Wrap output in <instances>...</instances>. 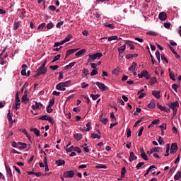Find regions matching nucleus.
Returning a JSON list of instances; mask_svg holds the SVG:
<instances>
[{
    "label": "nucleus",
    "mask_w": 181,
    "mask_h": 181,
    "mask_svg": "<svg viewBox=\"0 0 181 181\" xmlns=\"http://www.w3.org/2000/svg\"><path fill=\"white\" fill-rule=\"evenodd\" d=\"M172 88L173 90H174V91H175V93H177V88H179V86H177V84H173Z\"/></svg>",
    "instance_id": "46"
},
{
    "label": "nucleus",
    "mask_w": 181,
    "mask_h": 181,
    "mask_svg": "<svg viewBox=\"0 0 181 181\" xmlns=\"http://www.w3.org/2000/svg\"><path fill=\"white\" fill-rule=\"evenodd\" d=\"M158 142L160 145H165V141H163V139L160 136H158Z\"/></svg>",
    "instance_id": "34"
},
{
    "label": "nucleus",
    "mask_w": 181,
    "mask_h": 181,
    "mask_svg": "<svg viewBox=\"0 0 181 181\" xmlns=\"http://www.w3.org/2000/svg\"><path fill=\"white\" fill-rule=\"evenodd\" d=\"M156 83H158L156 77H153L150 79V84H151V86H153V84H156Z\"/></svg>",
    "instance_id": "30"
},
{
    "label": "nucleus",
    "mask_w": 181,
    "mask_h": 181,
    "mask_svg": "<svg viewBox=\"0 0 181 181\" xmlns=\"http://www.w3.org/2000/svg\"><path fill=\"white\" fill-rule=\"evenodd\" d=\"M152 152H162V148H160V147H154L153 148H151Z\"/></svg>",
    "instance_id": "33"
},
{
    "label": "nucleus",
    "mask_w": 181,
    "mask_h": 181,
    "mask_svg": "<svg viewBox=\"0 0 181 181\" xmlns=\"http://www.w3.org/2000/svg\"><path fill=\"white\" fill-rule=\"evenodd\" d=\"M137 159L138 157L134 154V152L131 151L129 158V162H134V160H136Z\"/></svg>",
    "instance_id": "12"
},
{
    "label": "nucleus",
    "mask_w": 181,
    "mask_h": 181,
    "mask_svg": "<svg viewBox=\"0 0 181 181\" xmlns=\"http://www.w3.org/2000/svg\"><path fill=\"white\" fill-rule=\"evenodd\" d=\"M144 165H145V163H144V162L139 163L136 165V168L137 170H139V169H141V168H142V166H144Z\"/></svg>",
    "instance_id": "42"
},
{
    "label": "nucleus",
    "mask_w": 181,
    "mask_h": 181,
    "mask_svg": "<svg viewBox=\"0 0 181 181\" xmlns=\"http://www.w3.org/2000/svg\"><path fill=\"white\" fill-rule=\"evenodd\" d=\"M22 103H25V101H28V95L25 94L22 98H21Z\"/></svg>",
    "instance_id": "53"
},
{
    "label": "nucleus",
    "mask_w": 181,
    "mask_h": 181,
    "mask_svg": "<svg viewBox=\"0 0 181 181\" xmlns=\"http://www.w3.org/2000/svg\"><path fill=\"white\" fill-rule=\"evenodd\" d=\"M64 24V21H60L59 22L57 25H56V28H57L58 29H60V28H62V26H63V25Z\"/></svg>",
    "instance_id": "45"
},
{
    "label": "nucleus",
    "mask_w": 181,
    "mask_h": 181,
    "mask_svg": "<svg viewBox=\"0 0 181 181\" xmlns=\"http://www.w3.org/2000/svg\"><path fill=\"white\" fill-rule=\"evenodd\" d=\"M87 128L86 129V132H88L91 129V122H88L86 124Z\"/></svg>",
    "instance_id": "47"
},
{
    "label": "nucleus",
    "mask_w": 181,
    "mask_h": 181,
    "mask_svg": "<svg viewBox=\"0 0 181 181\" xmlns=\"http://www.w3.org/2000/svg\"><path fill=\"white\" fill-rule=\"evenodd\" d=\"M43 162L45 166V172H49V165H47V158L45 157L43 159Z\"/></svg>",
    "instance_id": "25"
},
{
    "label": "nucleus",
    "mask_w": 181,
    "mask_h": 181,
    "mask_svg": "<svg viewBox=\"0 0 181 181\" xmlns=\"http://www.w3.org/2000/svg\"><path fill=\"white\" fill-rule=\"evenodd\" d=\"M91 138H93V139H95V138H97L98 139H100L101 136L95 133H93L91 134Z\"/></svg>",
    "instance_id": "40"
},
{
    "label": "nucleus",
    "mask_w": 181,
    "mask_h": 181,
    "mask_svg": "<svg viewBox=\"0 0 181 181\" xmlns=\"http://www.w3.org/2000/svg\"><path fill=\"white\" fill-rule=\"evenodd\" d=\"M53 26H54L53 23H49L47 25V28H48V29H52V28H53Z\"/></svg>",
    "instance_id": "62"
},
{
    "label": "nucleus",
    "mask_w": 181,
    "mask_h": 181,
    "mask_svg": "<svg viewBox=\"0 0 181 181\" xmlns=\"http://www.w3.org/2000/svg\"><path fill=\"white\" fill-rule=\"evenodd\" d=\"M30 131L33 132L37 136H40V130L37 129V128H30Z\"/></svg>",
    "instance_id": "16"
},
{
    "label": "nucleus",
    "mask_w": 181,
    "mask_h": 181,
    "mask_svg": "<svg viewBox=\"0 0 181 181\" xmlns=\"http://www.w3.org/2000/svg\"><path fill=\"white\" fill-rule=\"evenodd\" d=\"M8 118V121H11V124H13V122H15V120H12V116L11 115V110H8V113L7 115Z\"/></svg>",
    "instance_id": "41"
},
{
    "label": "nucleus",
    "mask_w": 181,
    "mask_h": 181,
    "mask_svg": "<svg viewBox=\"0 0 181 181\" xmlns=\"http://www.w3.org/2000/svg\"><path fill=\"white\" fill-rule=\"evenodd\" d=\"M170 149V144L166 145V154H165V156H169V151Z\"/></svg>",
    "instance_id": "38"
},
{
    "label": "nucleus",
    "mask_w": 181,
    "mask_h": 181,
    "mask_svg": "<svg viewBox=\"0 0 181 181\" xmlns=\"http://www.w3.org/2000/svg\"><path fill=\"white\" fill-rule=\"evenodd\" d=\"M148 74L149 73L146 70H143L141 71V77H146Z\"/></svg>",
    "instance_id": "39"
},
{
    "label": "nucleus",
    "mask_w": 181,
    "mask_h": 181,
    "mask_svg": "<svg viewBox=\"0 0 181 181\" xmlns=\"http://www.w3.org/2000/svg\"><path fill=\"white\" fill-rule=\"evenodd\" d=\"M84 53H86V49H82L76 53V56L77 57H81Z\"/></svg>",
    "instance_id": "19"
},
{
    "label": "nucleus",
    "mask_w": 181,
    "mask_h": 181,
    "mask_svg": "<svg viewBox=\"0 0 181 181\" xmlns=\"http://www.w3.org/2000/svg\"><path fill=\"white\" fill-rule=\"evenodd\" d=\"M148 108H155V101L152 100L148 105Z\"/></svg>",
    "instance_id": "43"
},
{
    "label": "nucleus",
    "mask_w": 181,
    "mask_h": 181,
    "mask_svg": "<svg viewBox=\"0 0 181 181\" xmlns=\"http://www.w3.org/2000/svg\"><path fill=\"white\" fill-rule=\"evenodd\" d=\"M60 59V54H57L54 57V59L52 61V63H54L55 62H57Z\"/></svg>",
    "instance_id": "51"
},
{
    "label": "nucleus",
    "mask_w": 181,
    "mask_h": 181,
    "mask_svg": "<svg viewBox=\"0 0 181 181\" xmlns=\"http://www.w3.org/2000/svg\"><path fill=\"white\" fill-rule=\"evenodd\" d=\"M181 177V171H178L176 175L174 176L175 180H179Z\"/></svg>",
    "instance_id": "29"
},
{
    "label": "nucleus",
    "mask_w": 181,
    "mask_h": 181,
    "mask_svg": "<svg viewBox=\"0 0 181 181\" xmlns=\"http://www.w3.org/2000/svg\"><path fill=\"white\" fill-rule=\"evenodd\" d=\"M45 26H46V23H41V24L37 27V30H40L43 29Z\"/></svg>",
    "instance_id": "48"
},
{
    "label": "nucleus",
    "mask_w": 181,
    "mask_h": 181,
    "mask_svg": "<svg viewBox=\"0 0 181 181\" xmlns=\"http://www.w3.org/2000/svg\"><path fill=\"white\" fill-rule=\"evenodd\" d=\"M54 105V99L50 100L48 107H53Z\"/></svg>",
    "instance_id": "58"
},
{
    "label": "nucleus",
    "mask_w": 181,
    "mask_h": 181,
    "mask_svg": "<svg viewBox=\"0 0 181 181\" xmlns=\"http://www.w3.org/2000/svg\"><path fill=\"white\" fill-rule=\"evenodd\" d=\"M90 97L93 98V100H95L98 97H100V95H94V94H90Z\"/></svg>",
    "instance_id": "55"
},
{
    "label": "nucleus",
    "mask_w": 181,
    "mask_h": 181,
    "mask_svg": "<svg viewBox=\"0 0 181 181\" xmlns=\"http://www.w3.org/2000/svg\"><path fill=\"white\" fill-rule=\"evenodd\" d=\"M125 46H120L119 48H118V52H120V53H124V50H125Z\"/></svg>",
    "instance_id": "44"
},
{
    "label": "nucleus",
    "mask_w": 181,
    "mask_h": 181,
    "mask_svg": "<svg viewBox=\"0 0 181 181\" xmlns=\"http://www.w3.org/2000/svg\"><path fill=\"white\" fill-rule=\"evenodd\" d=\"M95 85L98 87L100 91H107L108 90V87H107V86L103 83L98 81L95 83Z\"/></svg>",
    "instance_id": "5"
},
{
    "label": "nucleus",
    "mask_w": 181,
    "mask_h": 181,
    "mask_svg": "<svg viewBox=\"0 0 181 181\" xmlns=\"http://www.w3.org/2000/svg\"><path fill=\"white\" fill-rule=\"evenodd\" d=\"M20 132H23V134L26 136V137L28 138V139H29V141H30V139H31L32 137L30 136V135L29 134V133H28V131H26V129H20Z\"/></svg>",
    "instance_id": "17"
},
{
    "label": "nucleus",
    "mask_w": 181,
    "mask_h": 181,
    "mask_svg": "<svg viewBox=\"0 0 181 181\" xmlns=\"http://www.w3.org/2000/svg\"><path fill=\"white\" fill-rule=\"evenodd\" d=\"M75 65H76V62L69 63V65H66L65 66V70H70V69H71L72 67H74Z\"/></svg>",
    "instance_id": "24"
},
{
    "label": "nucleus",
    "mask_w": 181,
    "mask_h": 181,
    "mask_svg": "<svg viewBox=\"0 0 181 181\" xmlns=\"http://www.w3.org/2000/svg\"><path fill=\"white\" fill-rule=\"evenodd\" d=\"M136 69V63L132 62V66L129 67V71H134Z\"/></svg>",
    "instance_id": "28"
},
{
    "label": "nucleus",
    "mask_w": 181,
    "mask_h": 181,
    "mask_svg": "<svg viewBox=\"0 0 181 181\" xmlns=\"http://www.w3.org/2000/svg\"><path fill=\"white\" fill-rule=\"evenodd\" d=\"M22 71H21V74L22 76H26V69H28V65L27 64H23L22 65Z\"/></svg>",
    "instance_id": "20"
},
{
    "label": "nucleus",
    "mask_w": 181,
    "mask_h": 181,
    "mask_svg": "<svg viewBox=\"0 0 181 181\" xmlns=\"http://www.w3.org/2000/svg\"><path fill=\"white\" fill-rule=\"evenodd\" d=\"M161 60L163 61V63H169V61H168V59L163 54H161Z\"/></svg>",
    "instance_id": "37"
},
{
    "label": "nucleus",
    "mask_w": 181,
    "mask_h": 181,
    "mask_svg": "<svg viewBox=\"0 0 181 181\" xmlns=\"http://www.w3.org/2000/svg\"><path fill=\"white\" fill-rule=\"evenodd\" d=\"M169 107H170V108H171V110L176 112V111H177V108L179 107V102H177V101L173 102L169 105Z\"/></svg>",
    "instance_id": "6"
},
{
    "label": "nucleus",
    "mask_w": 181,
    "mask_h": 181,
    "mask_svg": "<svg viewBox=\"0 0 181 181\" xmlns=\"http://www.w3.org/2000/svg\"><path fill=\"white\" fill-rule=\"evenodd\" d=\"M112 40H121V38H118V36L113 35L108 38L109 42H112Z\"/></svg>",
    "instance_id": "26"
},
{
    "label": "nucleus",
    "mask_w": 181,
    "mask_h": 181,
    "mask_svg": "<svg viewBox=\"0 0 181 181\" xmlns=\"http://www.w3.org/2000/svg\"><path fill=\"white\" fill-rule=\"evenodd\" d=\"M5 168L8 177H12V170H11L9 165L8 164H5Z\"/></svg>",
    "instance_id": "13"
},
{
    "label": "nucleus",
    "mask_w": 181,
    "mask_h": 181,
    "mask_svg": "<svg viewBox=\"0 0 181 181\" xmlns=\"http://www.w3.org/2000/svg\"><path fill=\"white\" fill-rule=\"evenodd\" d=\"M78 50V49H69L68 51H66V57H67L68 56H70V54H73V53H75V52Z\"/></svg>",
    "instance_id": "21"
},
{
    "label": "nucleus",
    "mask_w": 181,
    "mask_h": 181,
    "mask_svg": "<svg viewBox=\"0 0 181 181\" xmlns=\"http://www.w3.org/2000/svg\"><path fill=\"white\" fill-rule=\"evenodd\" d=\"M70 83V81L59 83L56 86V88L57 90H59L60 91H66V87H67V86H69Z\"/></svg>",
    "instance_id": "3"
},
{
    "label": "nucleus",
    "mask_w": 181,
    "mask_h": 181,
    "mask_svg": "<svg viewBox=\"0 0 181 181\" xmlns=\"http://www.w3.org/2000/svg\"><path fill=\"white\" fill-rule=\"evenodd\" d=\"M52 111H53V109H52L51 106L47 107V112H48V114H50Z\"/></svg>",
    "instance_id": "61"
},
{
    "label": "nucleus",
    "mask_w": 181,
    "mask_h": 181,
    "mask_svg": "<svg viewBox=\"0 0 181 181\" xmlns=\"http://www.w3.org/2000/svg\"><path fill=\"white\" fill-rule=\"evenodd\" d=\"M125 173H127V169L125 168V167H123L122 169V172H121V177L122 178L125 177Z\"/></svg>",
    "instance_id": "32"
},
{
    "label": "nucleus",
    "mask_w": 181,
    "mask_h": 181,
    "mask_svg": "<svg viewBox=\"0 0 181 181\" xmlns=\"http://www.w3.org/2000/svg\"><path fill=\"white\" fill-rule=\"evenodd\" d=\"M159 128H161V129L166 130V124L165 123H163L161 125L159 126Z\"/></svg>",
    "instance_id": "63"
},
{
    "label": "nucleus",
    "mask_w": 181,
    "mask_h": 181,
    "mask_svg": "<svg viewBox=\"0 0 181 181\" xmlns=\"http://www.w3.org/2000/svg\"><path fill=\"white\" fill-rule=\"evenodd\" d=\"M104 26L105 28H110V29H114V28H115L114 23L110 24L108 23H104Z\"/></svg>",
    "instance_id": "27"
},
{
    "label": "nucleus",
    "mask_w": 181,
    "mask_h": 181,
    "mask_svg": "<svg viewBox=\"0 0 181 181\" xmlns=\"http://www.w3.org/2000/svg\"><path fill=\"white\" fill-rule=\"evenodd\" d=\"M88 57H89L88 62H94V60H100V59L103 57V53L96 52L93 54H90Z\"/></svg>",
    "instance_id": "2"
},
{
    "label": "nucleus",
    "mask_w": 181,
    "mask_h": 181,
    "mask_svg": "<svg viewBox=\"0 0 181 181\" xmlns=\"http://www.w3.org/2000/svg\"><path fill=\"white\" fill-rule=\"evenodd\" d=\"M100 121L103 124H104V125H107V123L108 122V119L104 118V119H102Z\"/></svg>",
    "instance_id": "60"
},
{
    "label": "nucleus",
    "mask_w": 181,
    "mask_h": 181,
    "mask_svg": "<svg viewBox=\"0 0 181 181\" xmlns=\"http://www.w3.org/2000/svg\"><path fill=\"white\" fill-rule=\"evenodd\" d=\"M96 74H98V71L95 69L92 70L90 73V76H96Z\"/></svg>",
    "instance_id": "56"
},
{
    "label": "nucleus",
    "mask_w": 181,
    "mask_h": 181,
    "mask_svg": "<svg viewBox=\"0 0 181 181\" xmlns=\"http://www.w3.org/2000/svg\"><path fill=\"white\" fill-rule=\"evenodd\" d=\"M157 107L161 111H164L165 112H170V109H169V108H168V107H166L165 106H162L161 105L158 104Z\"/></svg>",
    "instance_id": "14"
},
{
    "label": "nucleus",
    "mask_w": 181,
    "mask_h": 181,
    "mask_svg": "<svg viewBox=\"0 0 181 181\" xmlns=\"http://www.w3.org/2000/svg\"><path fill=\"white\" fill-rule=\"evenodd\" d=\"M18 28H19V22L15 21L13 23V30H18Z\"/></svg>",
    "instance_id": "31"
},
{
    "label": "nucleus",
    "mask_w": 181,
    "mask_h": 181,
    "mask_svg": "<svg viewBox=\"0 0 181 181\" xmlns=\"http://www.w3.org/2000/svg\"><path fill=\"white\" fill-rule=\"evenodd\" d=\"M15 108L16 110H18L21 105V99H19V95H16V104H15Z\"/></svg>",
    "instance_id": "15"
},
{
    "label": "nucleus",
    "mask_w": 181,
    "mask_h": 181,
    "mask_svg": "<svg viewBox=\"0 0 181 181\" xmlns=\"http://www.w3.org/2000/svg\"><path fill=\"white\" fill-rule=\"evenodd\" d=\"M74 139H76V141H80V139H83V134L78 133L74 135Z\"/></svg>",
    "instance_id": "22"
},
{
    "label": "nucleus",
    "mask_w": 181,
    "mask_h": 181,
    "mask_svg": "<svg viewBox=\"0 0 181 181\" xmlns=\"http://www.w3.org/2000/svg\"><path fill=\"white\" fill-rule=\"evenodd\" d=\"M72 37L71 35H69L65 39L61 42H57L54 43V46H62L64 43H67V42H70V39Z\"/></svg>",
    "instance_id": "4"
},
{
    "label": "nucleus",
    "mask_w": 181,
    "mask_h": 181,
    "mask_svg": "<svg viewBox=\"0 0 181 181\" xmlns=\"http://www.w3.org/2000/svg\"><path fill=\"white\" fill-rule=\"evenodd\" d=\"M96 169H107V165L100 164V165H96Z\"/></svg>",
    "instance_id": "36"
},
{
    "label": "nucleus",
    "mask_w": 181,
    "mask_h": 181,
    "mask_svg": "<svg viewBox=\"0 0 181 181\" xmlns=\"http://www.w3.org/2000/svg\"><path fill=\"white\" fill-rule=\"evenodd\" d=\"M141 157L142 158V159H144V160H148V156H146V153H143L141 154Z\"/></svg>",
    "instance_id": "50"
},
{
    "label": "nucleus",
    "mask_w": 181,
    "mask_h": 181,
    "mask_svg": "<svg viewBox=\"0 0 181 181\" xmlns=\"http://www.w3.org/2000/svg\"><path fill=\"white\" fill-rule=\"evenodd\" d=\"M163 26L166 29H169V28H170V23H163Z\"/></svg>",
    "instance_id": "57"
},
{
    "label": "nucleus",
    "mask_w": 181,
    "mask_h": 181,
    "mask_svg": "<svg viewBox=\"0 0 181 181\" xmlns=\"http://www.w3.org/2000/svg\"><path fill=\"white\" fill-rule=\"evenodd\" d=\"M177 151V144L173 143L171 144V148H170V153H176Z\"/></svg>",
    "instance_id": "10"
},
{
    "label": "nucleus",
    "mask_w": 181,
    "mask_h": 181,
    "mask_svg": "<svg viewBox=\"0 0 181 181\" xmlns=\"http://www.w3.org/2000/svg\"><path fill=\"white\" fill-rule=\"evenodd\" d=\"M119 73V69L117 67L115 69L112 71V74H114L115 76H118V74Z\"/></svg>",
    "instance_id": "35"
},
{
    "label": "nucleus",
    "mask_w": 181,
    "mask_h": 181,
    "mask_svg": "<svg viewBox=\"0 0 181 181\" xmlns=\"http://www.w3.org/2000/svg\"><path fill=\"white\" fill-rule=\"evenodd\" d=\"M158 18L160 21H166V19H168V14H166L165 12H161L158 15Z\"/></svg>",
    "instance_id": "11"
},
{
    "label": "nucleus",
    "mask_w": 181,
    "mask_h": 181,
    "mask_svg": "<svg viewBox=\"0 0 181 181\" xmlns=\"http://www.w3.org/2000/svg\"><path fill=\"white\" fill-rule=\"evenodd\" d=\"M37 74L34 75V77L37 78L40 76L46 74L47 73V68L46 67V61L37 69Z\"/></svg>",
    "instance_id": "1"
},
{
    "label": "nucleus",
    "mask_w": 181,
    "mask_h": 181,
    "mask_svg": "<svg viewBox=\"0 0 181 181\" xmlns=\"http://www.w3.org/2000/svg\"><path fill=\"white\" fill-rule=\"evenodd\" d=\"M147 35H151V36H156V35H158V33H156V32L149 31L147 33Z\"/></svg>",
    "instance_id": "59"
},
{
    "label": "nucleus",
    "mask_w": 181,
    "mask_h": 181,
    "mask_svg": "<svg viewBox=\"0 0 181 181\" xmlns=\"http://www.w3.org/2000/svg\"><path fill=\"white\" fill-rule=\"evenodd\" d=\"M119 46H134V42L122 40L120 42Z\"/></svg>",
    "instance_id": "9"
},
{
    "label": "nucleus",
    "mask_w": 181,
    "mask_h": 181,
    "mask_svg": "<svg viewBox=\"0 0 181 181\" xmlns=\"http://www.w3.org/2000/svg\"><path fill=\"white\" fill-rule=\"evenodd\" d=\"M64 177H70V178L74 177V171L73 170L65 171L64 173Z\"/></svg>",
    "instance_id": "8"
},
{
    "label": "nucleus",
    "mask_w": 181,
    "mask_h": 181,
    "mask_svg": "<svg viewBox=\"0 0 181 181\" xmlns=\"http://www.w3.org/2000/svg\"><path fill=\"white\" fill-rule=\"evenodd\" d=\"M170 78L173 80V81H176V78H175V74L170 72Z\"/></svg>",
    "instance_id": "49"
},
{
    "label": "nucleus",
    "mask_w": 181,
    "mask_h": 181,
    "mask_svg": "<svg viewBox=\"0 0 181 181\" xmlns=\"http://www.w3.org/2000/svg\"><path fill=\"white\" fill-rule=\"evenodd\" d=\"M74 151L78 153H81V149L79 147H74Z\"/></svg>",
    "instance_id": "54"
},
{
    "label": "nucleus",
    "mask_w": 181,
    "mask_h": 181,
    "mask_svg": "<svg viewBox=\"0 0 181 181\" xmlns=\"http://www.w3.org/2000/svg\"><path fill=\"white\" fill-rule=\"evenodd\" d=\"M127 138H129V136H131V129L127 128Z\"/></svg>",
    "instance_id": "64"
},
{
    "label": "nucleus",
    "mask_w": 181,
    "mask_h": 181,
    "mask_svg": "<svg viewBox=\"0 0 181 181\" xmlns=\"http://www.w3.org/2000/svg\"><path fill=\"white\" fill-rule=\"evenodd\" d=\"M43 107V105L40 103L35 102L34 104L32 105V109L34 110V111H36V110H40Z\"/></svg>",
    "instance_id": "7"
},
{
    "label": "nucleus",
    "mask_w": 181,
    "mask_h": 181,
    "mask_svg": "<svg viewBox=\"0 0 181 181\" xmlns=\"http://www.w3.org/2000/svg\"><path fill=\"white\" fill-rule=\"evenodd\" d=\"M66 164V161L64 160H58L56 161L57 166H63Z\"/></svg>",
    "instance_id": "23"
},
{
    "label": "nucleus",
    "mask_w": 181,
    "mask_h": 181,
    "mask_svg": "<svg viewBox=\"0 0 181 181\" xmlns=\"http://www.w3.org/2000/svg\"><path fill=\"white\" fill-rule=\"evenodd\" d=\"M152 95L157 99L160 98V91L159 90H153Z\"/></svg>",
    "instance_id": "18"
},
{
    "label": "nucleus",
    "mask_w": 181,
    "mask_h": 181,
    "mask_svg": "<svg viewBox=\"0 0 181 181\" xmlns=\"http://www.w3.org/2000/svg\"><path fill=\"white\" fill-rule=\"evenodd\" d=\"M48 118H49V116L43 115V116L40 117V119H41L42 121H47Z\"/></svg>",
    "instance_id": "52"
}]
</instances>
